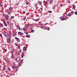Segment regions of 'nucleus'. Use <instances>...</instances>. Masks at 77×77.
<instances>
[{
  "instance_id": "1",
  "label": "nucleus",
  "mask_w": 77,
  "mask_h": 77,
  "mask_svg": "<svg viewBox=\"0 0 77 77\" xmlns=\"http://www.w3.org/2000/svg\"><path fill=\"white\" fill-rule=\"evenodd\" d=\"M5 18H6L7 20H8V18H9V15H7V16H5Z\"/></svg>"
},
{
  "instance_id": "2",
  "label": "nucleus",
  "mask_w": 77,
  "mask_h": 77,
  "mask_svg": "<svg viewBox=\"0 0 77 77\" xmlns=\"http://www.w3.org/2000/svg\"><path fill=\"white\" fill-rule=\"evenodd\" d=\"M53 1L52 0H48V2H49V3H53Z\"/></svg>"
},
{
  "instance_id": "3",
  "label": "nucleus",
  "mask_w": 77,
  "mask_h": 77,
  "mask_svg": "<svg viewBox=\"0 0 77 77\" xmlns=\"http://www.w3.org/2000/svg\"><path fill=\"white\" fill-rule=\"evenodd\" d=\"M30 24H28V25H26V28H27V27H29V26H30Z\"/></svg>"
},
{
  "instance_id": "4",
  "label": "nucleus",
  "mask_w": 77,
  "mask_h": 77,
  "mask_svg": "<svg viewBox=\"0 0 77 77\" xmlns=\"http://www.w3.org/2000/svg\"><path fill=\"white\" fill-rule=\"evenodd\" d=\"M21 56L22 58H23V57H24V54H23V53H22V55Z\"/></svg>"
},
{
  "instance_id": "5",
  "label": "nucleus",
  "mask_w": 77,
  "mask_h": 77,
  "mask_svg": "<svg viewBox=\"0 0 77 77\" xmlns=\"http://www.w3.org/2000/svg\"><path fill=\"white\" fill-rule=\"evenodd\" d=\"M23 30H24V31H26V30H27V29H26L25 28H23Z\"/></svg>"
},
{
  "instance_id": "6",
  "label": "nucleus",
  "mask_w": 77,
  "mask_h": 77,
  "mask_svg": "<svg viewBox=\"0 0 77 77\" xmlns=\"http://www.w3.org/2000/svg\"><path fill=\"white\" fill-rule=\"evenodd\" d=\"M26 38H29V37H30V35H26Z\"/></svg>"
},
{
  "instance_id": "7",
  "label": "nucleus",
  "mask_w": 77,
  "mask_h": 77,
  "mask_svg": "<svg viewBox=\"0 0 77 77\" xmlns=\"http://www.w3.org/2000/svg\"><path fill=\"white\" fill-rule=\"evenodd\" d=\"M3 23H4L5 26H6L7 25H6V22H5V21L4 22H3Z\"/></svg>"
},
{
  "instance_id": "8",
  "label": "nucleus",
  "mask_w": 77,
  "mask_h": 77,
  "mask_svg": "<svg viewBox=\"0 0 77 77\" xmlns=\"http://www.w3.org/2000/svg\"><path fill=\"white\" fill-rule=\"evenodd\" d=\"M4 36L6 38H7L8 37V36L7 35V34H4Z\"/></svg>"
},
{
  "instance_id": "9",
  "label": "nucleus",
  "mask_w": 77,
  "mask_h": 77,
  "mask_svg": "<svg viewBox=\"0 0 77 77\" xmlns=\"http://www.w3.org/2000/svg\"><path fill=\"white\" fill-rule=\"evenodd\" d=\"M72 7H73V8H74V9H75V5H73Z\"/></svg>"
},
{
  "instance_id": "10",
  "label": "nucleus",
  "mask_w": 77,
  "mask_h": 77,
  "mask_svg": "<svg viewBox=\"0 0 77 77\" xmlns=\"http://www.w3.org/2000/svg\"><path fill=\"white\" fill-rule=\"evenodd\" d=\"M22 33H21V32H18V34H19V35H21Z\"/></svg>"
},
{
  "instance_id": "11",
  "label": "nucleus",
  "mask_w": 77,
  "mask_h": 77,
  "mask_svg": "<svg viewBox=\"0 0 77 77\" xmlns=\"http://www.w3.org/2000/svg\"><path fill=\"white\" fill-rule=\"evenodd\" d=\"M8 36H9V37H10V38H11V37H12V36L11 35L10 33H9V35H8Z\"/></svg>"
},
{
  "instance_id": "12",
  "label": "nucleus",
  "mask_w": 77,
  "mask_h": 77,
  "mask_svg": "<svg viewBox=\"0 0 77 77\" xmlns=\"http://www.w3.org/2000/svg\"><path fill=\"white\" fill-rule=\"evenodd\" d=\"M66 19L65 18H63L62 19H61V21H63V20H65Z\"/></svg>"
},
{
  "instance_id": "13",
  "label": "nucleus",
  "mask_w": 77,
  "mask_h": 77,
  "mask_svg": "<svg viewBox=\"0 0 77 77\" xmlns=\"http://www.w3.org/2000/svg\"><path fill=\"white\" fill-rule=\"evenodd\" d=\"M12 8L10 7L9 8V10L10 11H12Z\"/></svg>"
},
{
  "instance_id": "14",
  "label": "nucleus",
  "mask_w": 77,
  "mask_h": 77,
  "mask_svg": "<svg viewBox=\"0 0 77 77\" xmlns=\"http://www.w3.org/2000/svg\"><path fill=\"white\" fill-rule=\"evenodd\" d=\"M38 3H40V4H42V3L41 2L39 1H38Z\"/></svg>"
},
{
  "instance_id": "15",
  "label": "nucleus",
  "mask_w": 77,
  "mask_h": 77,
  "mask_svg": "<svg viewBox=\"0 0 77 77\" xmlns=\"http://www.w3.org/2000/svg\"><path fill=\"white\" fill-rule=\"evenodd\" d=\"M8 42H11V39H10V38L8 39Z\"/></svg>"
},
{
  "instance_id": "16",
  "label": "nucleus",
  "mask_w": 77,
  "mask_h": 77,
  "mask_svg": "<svg viewBox=\"0 0 77 77\" xmlns=\"http://www.w3.org/2000/svg\"><path fill=\"white\" fill-rule=\"evenodd\" d=\"M18 65L20 66V65H22V63H19L18 64Z\"/></svg>"
},
{
  "instance_id": "17",
  "label": "nucleus",
  "mask_w": 77,
  "mask_h": 77,
  "mask_svg": "<svg viewBox=\"0 0 77 77\" xmlns=\"http://www.w3.org/2000/svg\"><path fill=\"white\" fill-rule=\"evenodd\" d=\"M0 26H1V27H3V24L1 23L0 24Z\"/></svg>"
},
{
  "instance_id": "18",
  "label": "nucleus",
  "mask_w": 77,
  "mask_h": 77,
  "mask_svg": "<svg viewBox=\"0 0 77 77\" xmlns=\"http://www.w3.org/2000/svg\"><path fill=\"white\" fill-rule=\"evenodd\" d=\"M26 5H29V3L28 2H27V1H26Z\"/></svg>"
},
{
  "instance_id": "19",
  "label": "nucleus",
  "mask_w": 77,
  "mask_h": 77,
  "mask_svg": "<svg viewBox=\"0 0 77 77\" xmlns=\"http://www.w3.org/2000/svg\"><path fill=\"white\" fill-rule=\"evenodd\" d=\"M17 27L19 29H20V27L18 25L17 26Z\"/></svg>"
},
{
  "instance_id": "20",
  "label": "nucleus",
  "mask_w": 77,
  "mask_h": 77,
  "mask_svg": "<svg viewBox=\"0 0 77 77\" xmlns=\"http://www.w3.org/2000/svg\"><path fill=\"white\" fill-rule=\"evenodd\" d=\"M67 16H69V17H70L71 16V15H72V14H68L67 15Z\"/></svg>"
},
{
  "instance_id": "21",
  "label": "nucleus",
  "mask_w": 77,
  "mask_h": 77,
  "mask_svg": "<svg viewBox=\"0 0 77 77\" xmlns=\"http://www.w3.org/2000/svg\"><path fill=\"white\" fill-rule=\"evenodd\" d=\"M6 62H7V63H9V60H8V59H7V61Z\"/></svg>"
},
{
  "instance_id": "22",
  "label": "nucleus",
  "mask_w": 77,
  "mask_h": 77,
  "mask_svg": "<svg viewBox=\"0 0 77 77\" xmlns=\"http://www.w3.org/2000/svg\"><path fill=\"white\" fill-rule=\"evenodd\" d=\"M11 19H13V18H14V16H11Z\"/></svg>"
},
{
  "instance_id": "23",
  "label": "nucleus",
  "mask_w": 77,
  "mask_h": 77,
  "mask_svg": "<svg viewBox=\"0 0 77 77\" xmlns=\"http://www.w3.org/2000/svg\"><path fill=\"white\" fill-rule=\"evenodd\" d=\"M35 21H39V20L38 19H36L35 20Z\"/></svg>"
},
{
  "instance_id": "24",
  "label": "nucleus",
  "mask_w": 77,
  "mask_h": 77,
  "mask_svg": "<svg viewBox=\"0 0 77 77\" xmlns=\"http://www.w3.org/2000/svg\"><path fill=\"white\" fill-rule=\"evenodd\" d=\"M11 57H13V58H14V56L12 54V56Z\"/></svg>"
},
{
  "instance_id": "25",
  "label": "nucleus",
  "mask_w": 77,
  "mask_h": 77,
  "mask_svg": "<svg viewBox=\"0 0 77 77\" xmlns=\"http://www.w3.org/2000/svg\"><path fill=\"white\" fill-rule=\"evenodd\" d=\"M10 26H13V23H11L10 24Z\"/></svg>"
},
{
  "instance_id": "26",
  "label": "nucleus",
  "mask_w": 77,
  "mask_h": 77,
  "mask_svg": "<svg viewBox=\"0 0 77 77\" xmlns=\"http://www.w3.org/2000/svg\"><path fill=\"white\" fill-rule=\"evenodd\" d=\"M34 32V30L32 29L31 31V32L32 33V32Z\"/></svg>"
},
{
  "instance_id": "27",
  "label": "nucleus",
  "mask_w": 77,
  "mask_h": 77,
  "mask_svg": "<svg viewBox=\"0 0 77 77\" xmlns=\"http://www.w3.org/2000/svg\"><path fill=\"white\" fill-rule=\"evenodd\" d=\"M3 29H4V30H7V29H6V28H3Z\"/></svg>"
},
{
  "instance_id": "28",
  "label": "nucleus",
  "mask_w": 77,
  "mask_h": 77,
  "mask_svg": "<svg viewBox=\"0 0 77 77\" xmlns=\"http://www.w3.org/2000/svg\"><path fill=\"white\" fill-rule=\"evenodd\" d=\"M11 12V11H9L8 12V14L9 15V14H10V13Z\"/></svg>"
},
{
  "instance_id": "29",
  "label": "nucleus",
  "mask_w": 77,
  "mask_h": 77,
  "mask_svg": "<svg viewBox=\"0 0 77 77\" xmlns=\"http://www.w3.org/2000/svg\"><path fill=\"white\" fill-rule=\"evenodd\" d=\"M15 39H17V40H18V39H19V38H18L17 37H15Z\"/></svg>"
},
{
  "instance_id": "30",
  "label": "nucleus",
  "mask_w": 77,
  "mask_h": 77,
  "mask_svg": "<svg viewBox=\"0 0 77 77\" xmlns=\"http://www.w3.org/2000/svg\"><path fill=\"white\" fill-rule=\"evenodd\" d=\"M75 15H77V11H75Z\"/></svg>"
},
{
  "instance_id": "31",
  "label": "nucleus",
  "mask_w": 77,
  "mask_h": 77,
  "mask_svg": "<svg viewBox=\"0 0 77 77\" xmlns=\"http://www.w3.org/2000/svg\"><path fill=\"white\" fill-rule=\"evenodd\" d=\"M17 40H18V42H20V39H19V38Z\"/></svg>"
},
{
  "instance_id": "32",
  "label": "nucleus",
  "mask_w": 77,
  "mask_h": 77,
  "mask_svg": "<svg viewBox=\"0 0 77 77\" xmlns=\"http://www.w3.org/2000/svg\"><path fill=\"white\" fill-rule=\"evenodd\" d=\"M16 5H19V4L18 3H16Z\"/></svg>"
},
{
  "instance_id": "33",
  "label": "nucleus",
  "mask_w": 77,
  "mask_h": 77,
  "mask_svg": "<svg viewBox=\"0 0 77 77\" xmlns=\"http://www.w3.org/2000/svg\"><path fill=\"white\" fill-rule=\"evenodd\" d=\"M7 23H8V25H9V21H7Z\"/></svg>"
},
{
  "instance_id": "34",
  "label": "nucleus",
  "mask_w": 77,
  "mask_h": 77,
  "mask_svg": "<svg viewBox=\"0 0 77 77\" xmlns=\"http://www.w3.org/2000/svg\"><path fill=\"white\" fill-rule=\"evenodd\" d=\"M9 27H10V29H12V27L11 26H9Z\"/></svg>"
},
{
  "instance_id": "35",
  "label": "nucleus",
  "mask_w": 77,
  "mask_h": 77,
  "mask_svg": "<svg viewBox=\"0 0 77 77\" xmlns=\"http://www.w3.org/2000/svg\"><path fill=\"white\" fill-rule=\"evenodd\" d=\"M0 36L1 37V38H2V34H0Z\"/></svg>"
},
{
  "instance_id": "36",
  "label": "nucleus",
  "mask_w": 77,
  "mask_h": 77,
  "mask_svg": "<svg viewBox=\"0 0 77 77\" xmlns=\"http://www.w3.org/2000/svg\"><path fill=\"white\" fill-rule=\"evenodd\" d=\"M45 5H47V1L45 2Z\"/></svg>"
},
{
  "instance_id": "37",
  "label": "nucleus",
  "mask_w": 77,
  "mask_h": 77,
  "mask_svg": "<svg viewBox=\"0 0 77 77\" xmlns=\"http://www.w3.org/2000/svg\"><path fill=\"white\" fill-rule=\"evenodd\" d=\"M49 13H51V12H52V11H49Z\"/></svg>"
},
{
  "instance_id": "38",
  "label": "nucleus",
  "mask_w": 77,
  "mask_h": 77,
  "mask_svg": "<svg viewBox=\"0 0 77 77\" xmlns=\"http://www.w3.org/2000/svg\"><path fill=\"white\" fill-rule=\"evenodd\" d=\"M71 13H73V14H74V11H72L71 12Z\"/></svg>"
},
{
  "instance_id": "39",
  "label": "nucleus",
  "mask_w": 77,
  "mask_h": 77,
  "mask_svg": "<svg viewBox=\"0 0 77 77\" xmlns=\"http://www.w3.org/2000/svg\"><path fill=\"white\" fill-rule=\"evenodd\" d=\"M1 5H0V6L1 7H2V6H3V4H0Z\"/></svg>"
},
{
  "instance_id": "40",
  "label": "nucleus",
  "mask_w": 77,
  "mask_h": 77,
  "mask_svg": "<svg viewBox=\"0 0 77 77\" xmlns=\"http://www.w3.org/2000/svg\"><path fill=\"white\" fill-rule=\"evenodd\" d=\"M61 18H64V17H63V16H61Z\"/></svg>"
},
{
  "instance_id": "41",
  "label": "nucleus",
  "mask_w": 77,
  "mask_h": 77,
  "mask_svg": "<svg viewBox=\"0 0 77 77\" xmlns=\"http://www.w3.org/2000/svg\"><path fill=\"white\" fill-rule=\"evenodd\" d=\"M8 70L9 71H11V70L10 68H8Z\"/></svg>"
},
{
  "instance_id": "42",
  "label": "nucleus",
  "mask_w": 77,
  "mask_h": 77,
  "mask_svg": "<svg viewBox=\"0 0 77 77\" xmlns=\"http://www.w3.org/2000/svg\"><path fill=\"white\" fill-rule=\"evenodd\" d=\"M7 34L8 36H9V32H7Z\"/></svg>"
},
{
  "instance_id": "43",
  "label": "nucleus",
  "mask_w": 77,
  "mask_h": 77,
  "mask_svg": "<svg viewBox=\"0 0 77 77\" xmlns=\"http://www.w3.org/2000/svg\"><path fill=\"white\" fill-rule=\"evenodd\" d=\"M18 47L19 48H20V45H19L18 46Z\"/></svg>"
},
{
  "instance_id": "44",
  "label": "nucleus",
  "mask_w": 77,
  "mask_h": 77,
  "mask_svg": "<svg viewBox=\"0 0 77 77\" xmlns=\"http://www.w3.org/2000/svg\"><path fill=\"white\" fill-rule=\"evenodd\" d=\"M26 17H25L24 19V20H26Z\"/></svg>"
},
{
  "instance_id": "45",
  "label": "nucleus",
  "mask_w": 77,
  "mask_h": 77,
  "mask_svg": "<svg viewBox=\"0 0 77 77\" xmlns=\"http://www.w3.org/2000/svg\"><path fill=\"white\" fill-rule=\"evenodd\" d=\"M14 49H13L12 50V53H13V52H14Z\"/></svg>"
},
{
  "instance_id": "46",
  "label": "nucleus",
  "mask_w": 77,
  "mask_h": 77,
  "mask_svg": "<svg viewBox=\"0 0 77 77\" xmlns=\"http://www.w3.org/2000/svg\"><path fill=\"white\" fill-rule=\"evenodd\" d=\"M3 68H4L3 69L4 70H5V67L4 66L3 67Z\"/></svg>"
},
{
  "instance_id": "47",
  "label": "nucleus",
  "mask_w": 77,
  "mask_h": 77,
  "mask_svg": "<svg viewBox=\"0 0 77 77\" xmlns=\"http://www.w3.org/2000/svg\"><path fill=\"white\" fill-rule=\"evenodd\" d=\"M39 25H40V26H42V23L40 24Z\"/></svg>"
},
{
  "instance_id": "48",
  "label": "nucleus",
  "mask_w": 77,
  "mask_h": 77,
  "mask_svg": "<svg viewBox=\"0 0 77 77\" xmlns=\"http://www.w3.org/2000/svg\"><path fill=\"white\" fill-rule=\"evenodd\" d=\"M68 1V2H69V3H70V0H69Z\"/></svg>"
},
{
  "instance_id": "49",
  "label": "nucleus",
  "mask_w": 77,
  "mask_h": 77,
  "mask_svg": "<svg viewBox=\"0 0 77 77\" xmlns=\"http://www.w3.org/2000/svg\"><path fill=\"white\" fill-rule=\"evenodd\" d=\"M16 60L17 62H18V60H17V59L16 58Z\"/></svg>"
},
{
  "instance_id": "50",
  "label": "nucleus",
  "mask_w": 77,
  "mask_h": 77,
  "mask_svg": "<svg viewBox=\"0 0 77 77\" xmlns=\"http://www.w3.org/2000/svg\"><path fill=\"white\" fill-rule=\"evenodd\" d=\"M26 35H28V32H27L26 33Z\"/></svg>"
},
{
  "instance_id": "51",
  "label": "nucleus",
  "mask_w": 77,
  "mask_h": 77,
  "mask_svg": "<svg viewBox=\"0 0 77 77\" xmlns=\"http://www.w3.org/2000/svg\"><path fill=\"white\" fill-rule=\"evenodd\" d=\"M7 43H9V44H10V42H9L8 41H7Z\"/></svg>"
},
{
  "instance_id": "52",
  "label": "nucleus",
  "mask_w": 77,
  "mask_h": 77,
  "mask_svg": "<svg viewBox=\"0 0 77 77\" xmlns=\"http://www.w3.org/2000/svg\"><path fill=\"white\" fill-rule=\"evenodd\" d=\"M34 5H35V6L37 5V4H34Z\"/></svg>"
},
{
  "instance_id": "53",
  "label": "nucleus",
  "mask_w": 77,
  "mask_h": 77,
  "mask_svg": "<svg viewBox=\"0 0 77 77\" xmlns=\"http://www.w3.org/2000/svg\"><path fill=\"white\" fill-rule=\"evenodd\" d=\"M63 4H61L60 5V6H61V7H62V6H63Z\"/></svg>"
},
{
  "instance_id": "54",
  "label": "nucleus",
  "mask_w": 77,
  "mask_h": 77,
  "mask_svg": "<svg viewBox=\"0 0 77 77\" xmlns=\"http://www.w3.org/2000/svg\"><path fill=\"white\" fill-rule=\"evenodd\" d=\"M5 52H6L7 50H6V49H5Z\"/></svg>"
},
{
  "instance_id": "55",
  "label": "nucleus",
  "mask_w": 77,
  "mask_h": 77,
  "mask_svg": "<svg viewBox=\"0 0 77 77\" xmlns=\"http://www.w3.org/2000/svg\"><path fill=\"white\" fill-rule=\"evenodd\" d=\"M13 67L14 68H15V66H13Z\"/></svg>"
},
{
  "instance_id": "56",
  "label": "nucleus",
  "mask_w": 77,
  "mask_h": 77,
  "mask_svg": "<svg viewBox=\"0 0 77 77\" xmlns=\"http://www.w3.org/2000/svg\"><path fill=\"white\" fill-rule=\"evenodd\" d=\"M44 28L43 27H41V29H43Z\"/></svg>"
},
{
  "instance_id": "57",
  "label": "nucleus",
  "mask_w": 77,
  "mask_h": 77,
  "mask_svg": "<svg viewBox=\"0 0 77 77\" xmlns=\"http://www.w3.org/2000/svg\"><path fill=\"white\" fill-rule=\"evenodd\" d=\"M2 2H0V5L2 4Z\"/></svg>"
},
{
  "instance_id": "58",
  "label": "nucleus",
  "mask_w": 77,
  "mask_h": 77,
  "mask_svg": "<svg viewBox=\"0 0 77 77\" xmlns=\"http://www.w3.org/2000/svg\"><path fill=\"white\" fill-rule=\"evenodd\" d=\"M5 62H7V61H6V59H5Z\"/></svg>"
},
{
  "instance_id": "59",
  "label": "nucleus",
  "mask_w": 77,
  "mask_h": 77,
  "mask_svg": "<svg viewBox=\"0 0 77 77\" xmlns=\"http://www.w3.org/2000/svg\"><path fill=\"white\" fill-rule=\"evenodd\" d=\"M2 21H3V23H4V22H5V21L3 20Z\"/></svg>"
},
{
  "instance_id": "60",
  "label": "nucleus",
  "mask_w": 77,
  "mask_h": 77,
  "mask_svg": "<svg viewBox=\"0 0 77 77\" xmlns=\"http://www.w3.org/2000/svg\"><path fill=\"white\" fill-rule=\"evenodd\" d=\"M23 13H25L26 12H25V11H23Z\"/></svg>"
},
{
  "instance_id": "61",
  "label": "nucleus",
  "mask_w": 77,
  "mask_h": 77,
  "mask_svg": "<svg viewBox=\"0 0 77 77\" xmlns=\"http://www.w3.org/2000/svg\"><path fill=\"white\" fill-rule=\"evenodd\" d=\"M45 29H47V27L45 26Z\"/></svg>"
},
{
  "instance_id": "62",
  "label": "nucleus",
  "mask_w": 77,
  "mask_h": 77,
  "mask_svg": "<svg viewBox=\"0 0 77 77\" xmlns=\"http://www.w3.org/2000/svg\"><path fill=\"white\" fill-rule=\"evenodd\" d=\"M23 60H21V62H23Z\"/></svg>"
},
{
  "instance_id": "63",
  "label": "nucleus",
  "mask_w": 77,
  "mask_h": 77,
  "mask_svg": "<svg viewBox=\"0 0 77 77\" xmlns=\"http://www.w3.org/2000/svg\"><path fill=\"white\" fill-rule=\"evenodd\" d=\"M15 33H17V32H15Z\"/></svg>"
},
{
  "instance_id": "64",
  "label": "nucleus",
  "mask_w": 77,
  "mask_h": 77,
  "mask_svg": "<svg viewBox=\"0 0 77 77\" xmlns=\"http://www.w3.org/2000/svg\"><path fill=\"white\" fill-rule=\"evenodd\" d=\"M6 77H10V76H7Z\"/></svg>"
}]
</instances>
